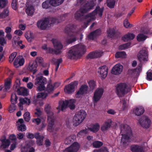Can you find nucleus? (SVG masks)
Segmentation results:
<instances>
[{"label": "nucleus", "instance_id": "nucleus-1", "mask_svg": "<svg viewBox=\"0 0 152 152\" xmlns=\"http://www.w3.org/2000/svg\"><path fill=\"white\" fill-rule=\"evenodd\" d=\"M86 51L85 46L81 44H79L71 48L69 51V58L71 59H76Z\"/></svg>", "mask_w": 152, "mask_h": 152}, {"label": "nucleus", "instance_id": "nucleus-2", "mask_svg": "<svg viewBox=\"0 0 152 152\" xmlns=\"http://www.w3.org/2000/svg\"><path fill=\"white\" fill-rule=\"evenodd\" d=\"M78 31L76 26L74 25L69 24L66 27L65 29V33L70 37V38L66 40L67 44H69L76 40V36Z\"/></svg>", "mask_w": 152, "mask_h": 152}, {"label": "nucleus", "instance_id": "nucleus-3", "mask_svg": "<svg viewBox=\"0 0 152 152\" xmlns=\"http://www.w3.org/2000/svg\"><path fill=\"white\" fill-rule=\"evenodd\" d=\"M120 128L122 136L121 142L124 144H126L132 136V130L130 126L126 124H121Z\"/></svg>", "mask_w": 152, "mask_h": 152}, {"label": "nucleus", "instance_id": "nucleus-4", "mask_svg": "<svg viewBox=\"0 0 152 152\" xmlns=\"http://www.w3.org/2000/svg\"><path fill=\"white\" fill-rule=\"evenodd\" d=\"M52 42L56 49L55 50L53 48L50 47H48V50L46 51L47 53H50L52 54H55L58 55L61 52V50L63 48V45L59 42L56 39H52Z\"/></svg>", "mask_w": 152, "mask_h": 152}, {"label": "nucleus", "instance_id": "nucleus-5", "mask_svg": "<svg viewBox=\"0 0 152 152\" xmlns=\"http://www.w3.org/2000/svg\"><path fill=\"white\" fill-rule=\"evenodd\" d=\"M47 79L42 75L36 76L35 80V85L37 86V91H41L44 90L45 88V85L46 83Z\"/></svg>", "mask_w": 152, "mask_h": 152}, {"label": "nucleus", "instance_id": "nucleus-6", "mask_svg": "<svg viewBox=\"0 0 152 152\" xmlns=\"http://www.w3.org/2000/svg\"><path fill=\"white\" fill-rule=\"evenodd\" d=\"M129 91L127 84L125 83L117 84L116 88V93L119 97H122Z\"/></svg>", "mask_w": 152, "mask_h": 152}, {"label": "nucleus", "instance_id": "nucleus-7", "mask_svg": "<svg viewBox=\"0 0 152 152\" xmlns=\"http://www.w3.org/2000/svg\"><path fill=\"white\" fill-rule=\"evenodd\" d=\"M86 116V111L83 110H80L75 115L73 118L74 125L77 126L82 123Z\"/></svg>", "mask_w": 152, "mask_h": 152}, {"label": "nucleus", "instance_id": "nucleus-8", "mask_svg": "<svg viewBox=\"0 0 152 152\" xmlns=\"http://www.w3.org/2000/svg\"><path fill=\"white\" fill-rule=\"evenodd\" d=\"M104 10V7H103L100 8L99 6H97L92 12L87 14L86 17H87L88 16L90 15L92 17V19L95 20L96 18L95 15L98 14L99 17L101 18L102 16Z\"/></svg>", "mask_w": 152, "mask_h": 152}, {"label": "nucleus", "instance_id": "nucleus-9", "mask_svg": "<svg viewBox=\"0 0 152 152\" xmlns=\"http://www.w3.org/2000/svg\"><path fill=\"white\" fill-rule=\"evenodd\" d=\"M94 6V4L93 1H90L86 3L83 7H81L79 10L84 15V14L87 13L90 10L92 9Z\"/></svg>", "mask_w": 152, "mask_h": 152}, {"label": "nucleus", "instance_id": "nucleus-10", "mask_svg": "<svg viewBox=\"0 0 152 152\" xmlns=\"http://www.w3.org/2000/svg\"><path fill=\"white\" fill-rule=\"evenodd\" d=\"M78 84L77 81H75L69 84L66 86L64 90L68 94H71L75 91V88L77 87Z\"/></svg>", "mask_w": 152, "mask_h": 152}, {"label": "nucleus", "instance_id": "nucleus-11", "mask_svg": "<svg viewBox=\"0 0 152 152\" xmlns=\"http://www.w3.org/2000/svg\"><path fill=\"white\" fill-rule=\"evenodd\" d=\"M48 18L44 19H41L38 21L37 25L38 28L41 30H45L47 28L48 23Z\"/></svg>", "mask_w": 152, "mask_h": 152}, {"label": "nucleus", "instance_id": "nucleus-12", "mask_svg": "<svg viewBox=\"0 0 152 152\" xmlns=\"http://www.w3.org/2000/svg\"><path fill=\"white\" fill-rule=\"evenodd\" d=\"M80 148L79 144L77 142H75L70 146L65 149L63 152H77Z\"/></svg>", "mask_w": 152, "mask_h": 152}, {"label": "nucleus", "instance_id": "nucleus-13", "mask_svg": "<svg viewBox=\"0 0 152 152\" xmlns=\"http://www.w3.org/2000/svg\"><path fill=\"white\" fill-rule=\"evenodd\" d=\"M104 92V90L102 88H98L94 93L93 97L94 102H97L101 98Z\"/></svg>", "mask_w": 152, "mask_h": 152}, {"label": "nucleus", "instance_id": "nucleus-14", "mask_svg": "<svg viewBox=\"0 0 152 152\" xmlns=\"http://www.w3.org/2000/svg\"><path fill=\"white\" fill-rule=\"evenodd\" d=\"M108 68L106 65H103L99 67L98 70V73L99 74L102 78L104 79L107 75Z\"/></svg>", "mask_w": 152, "mask_h": 152}, {"label": "nucleus", "instance_id": "nucleus-15", "mask_svg": "<svg viewBox=\"0 0 152 152\" xmlns=\"http://www.w3.org/2000/svg\"><path fill=\"white\" fill-rule=\"evenodd\" d=\"M140 123L142 127L147 129L151 125V121L148 117H145L140 119Z\"/></svg>", "mask_w": 152, "mask_h": 152}, {"label": "nucleus", "instance_id": "nucleus-16", "mask_svg": "<svg viewBox=\"0 0 152 152\" xmlns=\"http://www.w3.org/2000/svg\"><path fill=\"white\" fill-rule=\"evenodd\" d=\"M148 58L147 51L146 50L142 49L139 51L138 58L140 62L147 61Z\"/></svg>", "mask_w": 152, "mask_h": 152}, {"label": "nucleus", "instance_id": "nucleus-17", "mask_svg": "<svg viewBox=\"0 0 152 152\" xmlns=\"http://www.w3.org/2000/svg\"><path fill=\"white\" fill-rule=\"evenodd\" d=\"M123 67L120 64H116L112 68L111 70L112 74L115 75H118L122 71Z\"/></svg>", "mask_w": 152, "mask_h": 152}, {"label": "nucleus", "instance_id": "nucleus-18", "mask_svg": "<svg viewBox=\"0 0 152 152\" xmlns=\"http://www.w3.org/2000/svg\"><path fill=\"white\" fill-rule=\"evenodd\" d=\"M88 89V86H87L86 85H82L77 92L76 94V96L77 97H80L82 95L86 94Z\"/></svg>", "mask_w": 152, "mask_h": 152}, {"label": "nucleus", "instance_id": "nucleus-19", "mask_svg": "<svg viewBox=\"0 0 152 152\" xmlns=\"http://www.w3.org/2000/svg\"><path fill=\"white\" fill-rule=\"evenodd\" d=\"M37 66L38 65L36 62H34V61H30L28 66V69L32 72L33 74H34L37 70Z\"/></svg>", "mask_w": 152, "mask_h": 152}, {"label": "nucleus", "instance_id": "nucleus-20", "mask_svg": "<svg viewBox=\"0 0 152 152\" xmlns=\"http://www.w3.org/2000/svg\"><path fill=\"white\" fill-rule=\"evenodd\" d=\"M54 121L53 119H51L48 123L47 127V130L50 132H56L58 130V128L55 127L54 126Z\"/></svg>", "mask_w": 152, "mask_h": 152}, {"label": "nucleus", "instance_id": "nucleus-21", "mask_svg": "<svg viewBox=\"0 0 152 152\" xmlns=\"http://www.w3.org/2000/svg\"><path fill=\"white\" fill-rule=\"evenodd\" d=\"M112 122V121L110 119H109L105 121L101 127V130L104 132L107 130L110 127Z\"/></svg>", "mask_w": 152, "mask_h": 152}, {"label": "nucleus", "instance_id": "nucleus-22", "mask_svg": "<svg viewBox=\"0 0 152 152\" xmlns=\"http://www.w3.org/2000/svg\"><path fill=\"white\" fill-rule=\"evenodd\" d=\"M100 127L99 124L98 123H96L91 124L90 127H88L87 129L88 130H89L93 133H95L98 131Z\"/></svg>", "mask_w": 152, "mask_h": 152}, {"label": "nucleus", "instance_id": "nucleus-23", "mask_svg": "<svg viewBox=\"0 0 152 152\" xmlns=\"http://www.w3.org/2000/svg\"><path fill=\"white\" fill-rule=\"evenodd\" d=\"M101 56V53L98 51H95L90 53L86 56L87 59H93L100 57Z\"/></svg>", "mask_w": 152, "mask_h": 152}, {"label": "nucleus", "instance_id": "nucleus-24", "mask_svg": "<svg viewBox=\"0 0 152 152\" xmlns=\"http://www.w3.org/2000/svg\"><path fill=\"white\" fill-rule=\"evenodd\" d=\"M130 149L132 152H144L143 148L138 145H133L131 146Z\"/></svg>", "mask_w": 152, "mask_h": 152}, {"label": "nucleus", "instance_id": "nucleus-25", "mask_svg": "<svg viewBox=\"0 0 152 152\" xmlns=\"http://www.w3.org/2000/svg\"><path fill=\"white\" fill-rule=\"evenodd\" d=\"M135 35L133 33H128L122 37V39L124 42H127L129 40L133 39Z\"/></svg>", "mask_w": 152, "mask_h": 152}, {"label": "nucleus", "instance_id": "nucleus-26", "mask_svg": "<svg viewBox=\"0 0 152 152\" xmlns=\"http://www.w3.org/2000/svg\"><path fill=\"white\" fill-rule=\"evenodd\" d=\"M52 2L51 0H46L43 2L42 7L43 8L51 9L52 7H53V5L52 4Z\"/></svg>", "mask_w": 152, "mask_h": 152}, {"label": "nucleus", "instance_id": "nucleus-27", "mask_svg": "<svg viewBox=\"0 0 152 152\" xmlns=\"http://www.w3.org/2000/svg\"><path fill=\"white\" fill-rule=\"evenodd\" d=\"M117 31L116 27L113 28H109L107 31L108 36L110 38L113 37L117 33Z\"/></svg>", "mask_w": 152, "mask_h": 152}, {"label": "nucleus", "instance_id": "nucleus-28", "mask_svg": "<svg viewBox=\"0 0 152 152\" xmlns=\"http://www.w3.org/2000/svg\"><path fill=\"white\" fill-rule=\"evenodd\" d=\"M17 91L19 95L27 96L28 94V89L26 88L20 87L18 89Z\"/></svg>", "mask_w": 152, "mask_h": 152}, {"label": "nucleus", "instance_id": "nucleus-29", "mask_svg": "<svg viewBox=\"0 0 152 152\" xmlns=\"http://www.w3.org/2000/svg\"><path fill=\"white\" fill-rule=\"evenodd\" d=\"M145 110L143 107H136L134 110V113L137 116H140L143 113Z\"/></svg>", "mask_w": 152, "mask_h": 152}, {"label": "nucleus", "instance_id": "nucleus-30", "mask_svg": "<svg viewBox=\"0 0 152 152\" xmlns=\"http://www.w3.org/2000/svg\"><path fill=\"white\" fill-rule=\"evenodd\" d=\"M0 141L2 143L1 147H2L4 149L8 147L10 143V140L8 139H6V138L0 139Z\"/></svg>", "mask_w": 152, "mask_h": 152}, {"label": "nucleus", "instance_id": "nucleus-31", "mask_svg": "<svg viewBox=\"0 0 152 152\" xmlns=\"http://www.w3.org/2000/svg\"><path fill=\"white\" fill-rule=\"evenodd\" d=\"M56 84V83H54L53 84L51 83H49L47 86V88L45 89L46 92L50 94L54 90V86Z\"/></svg>", "mask_w": 152, "mask_h": 152}, {"label": "nucleus", "instance_id": "nucleus-32", "mask_svg": "<svg viewBox=\"0 0 152 152\" xmlns=\"http://www.w3.org/2000/svg\"><path fill=\"white\" fill-rule=\"evenodd\" d=\"M20 102L19 103L18 105L20 107H23L22 105L25 104H27L28 103L29 104L30 103V100L27 98H20L19 99Z\"/></svg>", "mask_w": 152, "mask_h": 152}, {"label": "nucleus", "instance_id": "nucleus-33", "mask_svg": "<svg viewBox=\"0 0 152 152\" xmlns=\"http://www.w3.org/2000/svg\"><path fill=\"white\" fill-rule=\"evenodd\" d=\"M141 66H139V67H137L135 69H129L128 71V74L130 75H133L135 74V72H137V73L139 72H139L141 71Z\"/></svg>", "mask_w": 152, "mask_h": 152}, {"label": "nucleus", "instance_id": "nucleus-34", "mask_svg": "<svg viewBox=\"0 0 152 152\" xmlns=\"http://www.w3.org/2000/svg\"><path fill=\"white\" fill-rule=\"evenodd\" d=\"M26 12L28 15H32L34 12V7L32 5L28 7L26 10Z\"/></svg>", "mask_w": 152, "mask_h": 152}, {"label": "nucleus", "instance_id": "nucleus-35", "mask_svg": "<svg viewBox=\"0 0 152 152\" xmlns=\"http://www.w3.org/2000/svg\"><path fill=\"white\" fill-rule=\"evenodd\" d=\"M87 15V14L84 17V18L85 19H87L86 22H85L84 23V26L83 28H86L88 26V23H89L94 20V19H92V17L90 15L88 16L87 17H86Z\"/></svg>", "mask_w": 152, "mask_h": 152}, {"label": "nucleus", "instance_id": "nucleus-36", "mask_svg": "<svg viewBox=\"0 0 152 152\" xmlns=\"http://www.w3.org/2000/svg\"><path fill=\"white\" fill-rule=\"evenodd\" d=\"M74 136H70L67 137L65 140L64 143L66 145H69L71 144L74 141Z\"/></svg>", "mask_w": 152, "mask_h": 152}, {"label": "nucleus", "instance_id": "nucleus-37", "mask_svg": "<svg viewBox=\"0 0 152 152\" xmlns=\"http://www.w3.org/2000/svg\"><path fill=\"white\" fill-rule=\"evenodd\" d=\"M9 10L8 8L5 9L0 14V17L1 18H5L9 15Z\"/></svg>", "mask_w": 152, "mask_h": 152}, {"label": "nucleus", "instance_id": "nucleus-38", "mask_svg": "<svg viewBox=\"0 0 152 152\" xmlns=\"http://www.w3.org/2000/svg\"><path fill=\"white\" fill-rule=\"evenodd\" d=\"M126 53L124 51L118 52L115 55L116 58H124L125 57Z\"/></svg>", "mask_w": 152, "mask_h": 152}, {"label": "nucleus", "instance_id": "nucleus-39", "mask_svg": "<svg viewBox=\"0 0 152 152\" xmlns=\"http://www.w3.org/2000/svg\"><path fill=\"white\" fill-rule=\"evenodd\" d=\"M83 15L79 10L77 11L75 14V17L77 20H81L83 18Z\"/></svg>", "mask_w": 152, "mask_h": 152}, {"label": "nucleus", "instance_id": "nucleus-40", "mask_svg": "<svg viewBox=\"0 0 152 152\" xmlns=\"http://www.w3.org/2000/svg\"><path fill=\"white\" fill-rule=\"evenodd\" d=\"M107 6L110 8H114L115 4V1L114 0H107L106 1Z\"/></svg>", "mask_w": 152, "mask_h": 152}, {"label": "nucleus", "instance_id": "nucleus-41", "mask_svg": "<svg viewBox=\"0 0 152 152\" xmlns=\"http://www.w3.org/2000/svg\"><path fill=\"white\" fill-rule=\"evenodd\" d=\"M48 23H50L51 24H57L59 22V20L56 18H48Z\"/></svg>", "mask_w": 152, "mask_h": 152}, {"label": "nucleus", "instance_id": "nucleus-42", "mask_svg": "<svg viewBox=\"0 0 152 152\" xmlns=\"http://www.w3.org/2000/svg\"><path fill=\"white\" fill-rule=\"evenodd\" d=\"M103 145L102 142L99 141H96L94 142L92 144V145L94 147L96 148H99L102 146Z\"/></svg>", "mask_w": 152, "mask_h": 152}, {"label": "nucleus", "instance_id": "nucleus-43", "mask_svg": "<svg viewBox=\"0 0 152 152\" xmlns=\"http://www.w3.org/2000/svg\"><path fill=\"white\" fill-rule=\"evenodd\" d=\"M64 0H51L53 7H56L61 4Z\"/></svg>", "mask_w": 152, "mask_h": 152}, {"label": "nucleus", "instance_id": "nucleus-44", "mask_svg": "<svg viewBox=\"0 0 152 152\" xmlns=\"http://www.w3.org/2000/svg\"><path fill=\"white\" fill-rule=\"evenodd\" d=\"M137 40L139 42H141L145 40L147 38V36L142 34H138L137 37Z\"/></svg>", "mask_w": 152, "mask_h": 152}, {"label": "nucleus", "instance_id": "nucleus-45", "mask_svg": "<svg viewBox=\"0 0 152 152\" xmlns=\"http://www.w3.org/2000/svg\"><path fill=\"white\" fill-rule=\"evenodd\" d=\"M49 94L46 92L45 90L44 92L38 94L37 96V98H41L42 99H45L48 96Z\"/></svg>", "mask_w": 152, "mask_h": 152}, {"label": "nucleus", "instance_id": "nucleus-46", "mask_svg": "<svg viewBox=\"0 0 152 152\" xmlns=\"http://www.w3.org/2000/svg\"><path fill=\"white\" fill-rule=\"evenodd\" d=\"M11 81L10 80L6 79L4 83V88L6 90H8L10 89Z\"/></svg>", "mask_w": 152, "mask_h": 152}, {"label": "nucleus", "instance_id": "nucleus-47", "mask_svg": "<svg viewBox=\"0 0 152 152\" xmlns=\"http://www.w3.org/2000/svg\"><path fill=\"white\" fill-rule=\"evenodd\" d=\"M18 97L15 93L12 94L11 98V102L12 104H15L17 102Z\"/></svg>", "mask_w": 152, "mask_h": 152}, {"label": "nucleus", "instance_id": "nucleus-48", "mask_svg": "<svg viewBox=\"0 0 152 152\" xmlns=\"http://www.w3.org/2000/svg\"><path fill=\"white\" fill-rule=\"evenodd\" d=\"M50 106L48 104L45 107V110L46 113L49 115L52 116L53 114V113L51 110Z\"/></svg>", "mask_w": 152, "mask_h": 152}, {"label": "nucleus", "instance_id": "nucleus-49", "mask_svg": "<svg viewBox=\"0 0 152 152\" xmlns=\"http://www.w3.org/2000/svg\"><path fill=\"white\" fill-rule=\"evenodd\" d=\"M25 37L29 42H31L34 38L33 34L31 32L26 34Z\"/></svg>", "mask_w": 152, "mask_h": 152}, {"label": "nucleus", "instance_id": "nucleus-50", "mask_svg": "<svg viewBox=\"0 0 152 152\" xmlns=\"http://www.w3.org/2000/svg\"><path fill=\"white\" fill-rule=\"evenodd\" d=\"M69 101L68 105L71 110H73L75 108V100L74 99H70Z\"/></svg>", "mask_w": 152, "mask_h": 152}, {"label": "nucleus", "instance_id": "nucleus-51", "mask_svg": "<svg viewBox=\"0 0 152 152\" xmlns=\"http://www.w3.org/2000/svg\"><path fill=\"white\" fill-rule=\"evenodd\" d=\"M89 87L91 90H93L96 86V82L93 80H91L88 83Z\"/></svg>", "mask_w": 152, "mask_h": 152}, {"label": "nucleus", "instance_id": "nucleus-52", "mask_svg": "<svg viewBox=\"0 0 152 152\" xmlns=\"http://www.w3.org/2000/svg\"><path fill=\"white\" fill-rule=\"evenodd\" d=\"M62 61V58L57 59L56 61L54 62V64L56 65L55 71L57 72L59 68V65Z\"/></svg>", "mask_w": 152, "mask_h": 152}, {"label": "nucleus", "instance_id": "nucleus-53", "mask_svg": "<svg viewBox=\"0 0 152 152\" xmlns=\"http://www.w3.org/2000/svg\"><path fill=\"white\" fill-rule=\"evenodd\" d=\"M124 26L126 28H131L133 26V25L129 23L127 19L126 18L124 22Z\"/></svg>", "mask_w": 152, "mask_h": 152}, {"label": "nucleus", "instance_id": "nucleus-54", "mask_svg": "<svg viewBox=\"0 0 152 152\" xmlns=\"http://www.w3.org/2000/svg\"><path fill=\"white\" fill-rule=\"evenodd\" d=\"M8 3L7 0H0V9L5 7Z\"/></svg>", "mask_w": 152, "mask_h": 152}, {"label": "nucleus", "instance_id": "nucleus-55", "mask_svg": "<svg viewBox=\"0 0 152 152\" xmlns=\"http://www.w3.org/2000/svg\"><path fill=\"white\" fill-rule=\"evenodd\" d=\"M88 129L86 128L85 129H83L80 131L77 134V136H83L87 134L88 132Z\"/></svg>", "mask_w": 152, "mask_h": 152}, {"label": "nucleus", "instance_id": "nucleus-56", "mask_svg": "<svg viewBox=\"0 0 152 152\" xmlns=\"http://www.w3.org/2000/svg\"><path fill=\"white\" fill-rule=\"evenodd\" d=\"M23 117L25 121L29 122L30 119V114L29 112H26L23 115Z\"/></svg>", "mask_w": 152, "mask_h": 152}, {"label": "nucleus", "instance_id": "nucleus-57", "mask_svg": "<svg viewBox=\"0 0 152 152\" xmlns=\"http://www.w3.org/2000/svg\"><path fill=\"white\" fill-rule=\"evenodd\" d=\"M131 45V44L129 43H126L124 44L121 45L119 46L120 49L122 50L129 48Z\"/></svg>", "mask_w": 152, "mask_h": 152}, {"label": "nucleus", "instance_id": "nucleus-58", "mask_svg": "<svg viewBox=\"0 0 152 152\" xmlns=\"http://www.w3.org/2000/svg\"><path fill=\"white\" fill-rule=\"evenodd\" d=\"M18 129L19 131L24 132L26 130V127L25 125L22 124L18 126Z\"/></svg>", "mask_w": 152, "mask_h": 152}, {"label": "nucleus", "instance_id": "nucleus-59", "mask_svg": "<svg viewBox=\"0 0 152 152\" xmlns=\"http://www.w3.org/2000/svg\"><path fill=\"white\" fill-rule=\"evenodd\" d=\"M17 53L13 52L11 53L9 57V61L10 62H12L15 58L16 56Z\"/></svg>", "mask_w": 152, "mask_h": 152}, {"label": "nucleus", "instance_id": "nucleus-60", "mask_svg": "<svg viewBox=\"0 0 152 152\" xmlns=\"http://www.w3.org/2000/svg\"><path fill=\"white\" fill-rule=\"evenodd\" d=\"M16 109V106L15 104H12L10 106L9 108V111L10 113H13L15 110Z\"/></svg>", "mask_w": 152, "mask_h": 152}, {"label": "nucleus", "instance_id": "nucleus-61", "mask_svg": "<svg viewBox=\"0 0 152 152\" xmlns=\"http://www.w3.org/2000/svg\"><path fill=\"white\" fill-rule=\"evenodd\" d=\"M88 38L89 39L94 40L95 38H96L93 31L91 32L88 36Z\"/></svg>", "mask_w": 152, "mask_h": 152}, {"label": "nucleus", "instance_id": "nucleus-62", "mask_svg": "<svg viewBox=\"0 0 152 152\" xmlns=\"http://www.w3.org/2000/svg\"><path fill=\"white\" fill-rule=\"evenodd\" d=\"M20 56L17 57L15 59L14 62V65L15 68H17L19 67L18 63V61H19V60L20 59Z\"/></svg>", "mask_w": 152, "mask_h": 152}, {"label": "nucleus", "instance_id": "nucleus-63", "mask_svg": "<svg viewBox=\"0 0 152 152\" xmlns=\"http://www.w3.org/2000/svg\"><path fill=\"white\" fill-rule=\"evenodd\" d=\"M96 37L99 36L101 34L102 31L100 28H98L93 31Z\"/></svg>", "mask_w": 152, "mask_h": 152}, {"label": "nucleus", "instance_id": "nucleus-64", "mask_svg": "<svg viewBox=\"0 0 152 152\" xmlns=\"http://www.w3.org/2000/svg\"><path fill=\"white\" fill-rule=\"evenodd\" d=\"M120 102L123 104L122 107V110H124L126 107V102L125 99H124L121 100Z\"/></svg>", "mask_w": 152, "mask_h": 152}]
</instances>
